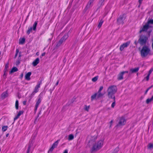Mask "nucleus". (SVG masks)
Returning a JSON list of instances; mask_svg holds the SVG:
<instances>
[{"label": "nucleus", "instance_id": "obj_1", "mask_svg": "<svg viewBox=\"0 0 153 153\" xmlns=\"http://www.w3.org/2000/svg\"><path fill=\"white\" fill-rule=\"evenodd\" d=\"M117 88L116 86L112 85L109 86L107 89V92L109 98L114 99V94L116 92Z\"/></svg>", "mask_w": 153, "mask_h": 153}, {"label": "nucleus", "instance_id": "obj_2", "mask_svg": "<svg viewBox=\"0 0 153 153\" xmlns=\"http://www.w3.org/2000/svg\"><path fill=\"white\" fill-rule=\"evenodd\" d=\"M103 145V142L102 140H100L95 142L92 145L93 146L91 150V152H93L99 150L102 147Z\"/></svg>", "mask_w": 153, "mask_h": 153}, {"label": "nucleus", "instance_id": "obj_3", "mask_svg": "<svg viewBox=\"0 0 153 153\" xmlns=\"http://www.w3.org/2000/svg\"><path fill=\"white\" fill-rule=\"evenodd\" d=\"M150 50L149 47L144 46L142 48L140 51L141 56L142 57H145L150 54Z\"/></svg>", "mask_w": 153, "mask_h": 153}, {"label": "nucleus", "instance_id": "obj_4", "mask_svg": "<svg viewBox=\"0 0 153 153\" xmlns=\"http://www.w3.org/2000/svg\"><path fill=\"white\" fill-rule=\"evenodd\" d=\"M97 138V135L93 136L91 135L88 136L87 139V141L88 143V146H90L91 145L94 143Z\"/></svg>", "mask_w": 153, "mask_h": 153}, {"label": "nucleus", "instance_id": "obj_5", "mask_svg": "<svg viewBox=\"0 0 153 153\" xmlns=\"http://www.w3.org/2000/svg\"><path fill=\"white\" fill-rule=\"evenodd\" d=\"M148 40V38L146 36L141 35L140 36L138 41L141 45H143L146 44Z\"/></svg>", "mask_w": 153, "mask_h": 153}, {"label": "nucleus", "instance_id": "obj_6", "mask_svg": "<svg viewBox=\"0 0 153 153\" xmlns=\"http://www.w3.org/2000/svg\"><path fill=\"white\" fill-rule=\"evenodd\" d=\"M150 24H153V19L149 21L147 23L143 26V27L140 30V33L146 31L151 27Z\"/></svg>", "mask_w": 153, "mask_h": 153}, {"label": "nucleus", "instance_id": "obj_7", "mask_svg": "<svg viewBox=\"0 0 153 153\" xmlns=\"http://www.w3.org/2000/svg\"><path fill=\"white\" fill-rule=\"evenodd\" d=\"M94 0H89L88 2L86 7H85L84 12H85L86 11L89 9L91 8L93 5V3Z\"/></svg>", "mask_w": 153, "mask_h": 153}, {"label": "nucleus", "instance_id": "obj_8", "mask_svg": "<svg viewBox=\"0 0 153 153\" xmlns=\"http://www.w3.org/2000/svg\"><path fill=\"white\" fill-rule=\"evenodd\" d=\"M37 25V22L36 21L33 24V27H30L28 28V29L27 32V33L28 35L32 32V30H35L36 29V27Z\"/></svg>", "mask_w": 153, "mask_h": 153}, {"label": "nucleus", "instance_id": "obj_9", "mask_svg": "<svg viewBox=\"0 0 153 153\" xmlns=\"http://www.w3.org/2000/svg\"><path fill=\"white\" fill-rule=\"evenodd\" d=\"M126 122V120L125 118L123 117H122L119 118V122L117 125V126H123L125 124Z\"/></svg>", "mask_w": 153, "mask_h": 153}, {"label": "nucleus", "instance_id": "obj_10", "mask_svg": "<svg viewBox=\"0 0 153 153\" xmlns=\"http://www.w3.org/2000/svg\"><path fill=\"white\" fill-rule=\"evenodd\" d=\"M130 43V42L129 41L127 42L124 43L120 46V50L121 51H122L124 48H126L129 45Z\"/></svg>", "mask_w": 153, "mask_h": 153}, {"label": "nucleus", "instance_id": "obj_11", "mask_svg": "<svg viewBox=\"0 0 153 153\" xmlns=\"http://www.w3.org/2000/svg\"><path fill=\"white\" fill-rule=\"evenodd\" d=\"M40 84H39L37 85L35 87L34 90L33 91V92H32V93L31 94V96H33L34 94L37 93L38 91V89L40 87Z\"/></svg>", "mask_w": 153, "mask_h": 153}, {"label": "nucleus", "instance_id": "obj_12", "mask_svg": "<svg viewBox=\"0 0 153 153\" xmlns=\"http://www.w3.org/2000/svg\"><path fill=\"white\" fill-rule=\"evenodd\" d=\"M68 35L67 34H65L61 39L59 41L62 43V42H64L68 38Z\"/></svg>", "mask_w": 153, "mask_h": 153}, {"label": "nucleus", "instance_id": "obj_13", "mask_svg": "<svg viewBox=\"0 0 153 153\" xmlns=\"http://www.w3.org/2000/svg\"><path fill=\"white\" fill-rule=\"evenodd\" d=\"M41 101V98L39 97L38 100L37 101L35 106V109L36 110L39 106V105Z\"/></svg>", "mask_w": 153, "mask_h": 153}, {"label": "nucleus", "instance_id": "obj_14", "mask_svg": "<svg viewBox=\"0 0 153 153\" xmlns=\"http://www.w3.org/2000/svg\"><path fill=\"white\" fill-rule=\"evenodd\" d=\"M139 69L138 67L136 68H131L130 69V74L134 73L137 72Z\"/></svg>", "mask_w": 153, "mask_h": 153}, {"label": "nucleus", "instance_id": "obj_15", "mask_svg": "<svg viewBox=\"0 0 153 153\" xmlns=\"http://www.w3.org/2000/svg\"><path fill=\"white\" fill-rule=\"evenodd\" d=\"M31 74V72H29L27 73L25 76V79L27 80H29L30 79V76Z\"/></svg>", "mask_w": 153, "mask_h": 153}, {"label": "nucleus", "instance_id": "obj_16", "mask_svg": "<svg viewBox=\"0 0 153 153\" xmlns=\"http://www.w3.org/2000/svg\"><path fill=\"white\" fill-rule=\"evenodd\" d=\"M97 95V99L102 97L104 94L101 93V92L98 91L97 93H96Z\"/></svg>", "mask_w": 153, "mask_h": 153}, {"label": "nucleus", "instance_id": "obj_17", "mask_svg": "<svg viewBox=\"0 0 153 153\" xmlns=\"http://www.w3.org/2000/svg\"><path fill=\"white\" fill-rule=\"evenodd\" d=\"M39 62V58H36L33 62V65L35 66L37 65L38 64Z\"/></svg>", "mask_w": 153, "mask_h": 153}, {"label": "nucleus", "instance_id": "obj_18", "mask_svg": "<svg viewBox=\"0 0 153 153\" xmlns=\"http://www.w3.org/2000/svg\"><path fill=\"white\" fill-rule=\"evenodd\" d=\"M123 16H120L118 19L117 20V22L119 24H120L123 23Z\"/></svg>", "mask_w": 153, "mask_h": 153}, {"label": "nucleus", "instance_id": "obj_19", "mask_svg": "<svg viewBox=\"0 0 153 153\" xmlns=\"http://www.w3.org/2000/svg\"><path fill=\"white\" fill-rule=\"evenodd\" d=\"M23 111H19L17 115L14 118V120H15L17 119L21 114H23Z\"/></svg>", "mask_w": 153, "mask_h": 153}, {"label": "nucleus", "instance_id": "obj_20", "mask_svg": "<svg viewBox=\"0 0 153 153\" xmlns=\"http://www.w3.org/2000/svg\"><path fill=\"white\" fill-rule=\"evenodd\" d=\"M123 74L122 72L120 73L118 76L117 79L118 80H120L122 79L123 78Z\"/></svg>", "mask_w": 153, "mask_h": 153}, {"label": "nucleus", "instance_id": "obj_21", "mask_svg": "<svg viewBox=\"0 0 153 153\" xmlns=\"http://www.w3.org/2000/svg\"><path fill=\"white\" fill-rule=\"evenodd\" d=\"M8 94L6 92L3 93L1 94V97L2 98H4L8 96Z\"/></svg>", "mask_w": 153, "mask_h": 153}, {"label": "nucleus", "instance_id": "obj_22", "mask_svg": "<svg viewBox=\"0 0 153 153\" xmlns=\"http://www.w3.org/2000/svg\"><path fill=\"white\" fill-rule=\"evenodd\" d=\"M18 71V69L16 67H14L11 69V71H10V74H11V73L14 72H16V71Z\"/></svg>", "mask_w": 153, "mask_h": 153}, {"label": "nucleus", "instance_id": "obj_23", "mask_svg": "<svg viewBox=\"0 0 153 153\" xmlns=\"http://www.w3.org/2000/svg\"><path fill=\"white\" fill-rule=\"evenodd\" d=\"M97 98V95L96 93L92 95L91 97V101L94 100H96Z\"/></svg>", "mask_w": 153, "mask_h": 153}, {"label": "nucleus", "instance_id": "obj_24", "mask_svg": "<svg viewBox=\"0 0 153 153\" xmlns=\"http://www.w3.org/2000/svg\"><path fill=\"white\" fill-rule=\"evenodd\" d=\"M148 148L149 149H153V143H149L148 144Z\"/></svg>", "mask_w": 153, "mask_h": 153}, {"label": "nucleus", "instance_id": "obj_25", "mask_svg": "<svg viewBox=\"0 0 153 153\" xmlns=\"http://www.w3.org/2000/svg\"><path fill=\"white\" fill-rule=\"evenodd\" d=\"M74 138V136L72 134H70L68 136V139L69 140H73Z\"/></svg>", "mask_w": 153, "mask_h": 153}, {"label": "nucleus", "instance_id": "obj_26", "mask_svg": "<svg viewBox=\"0 0 153 153\" xmlns=\"http://www.w3.org/2000/svg\"><path fill=\"white\" fill-rule=\"evenodd\" d=\"M153 100V97H152L151 98H148L147 99L146 102L147 104H148L151 101Z\"/></svg>", "mask_w": 153, "mask_h": 153}, {"label": "nucleus", "instance_id": "obj_27", "mask_svg": "<svg viewBox=\"0 0 153 153\" xmlns=\"http://www.w3.org/2000/svg\"><path fill=\"white\" fill-rule=\"evenodd\" d=\"M58 143V140L55 142L52 145V147H53L54 148H56Z\"/></svg>", "mask_w": 153, "mask_h": 153}, {"label": "nucleus", "instance_id": "obj_28", "mask_svg": "<svg viewBox=\"0 0 153 153\" xmlns=\"http://www.w3.org/2000/svg\"><path fill=\"white\" fill-rule=\"evenodd\" d=\"M58 143V140L55 142L52 145V147H53L54 148H56Z\"/></svg>", "mask_w": 153, "mask_h": 153}, {"label": "nucleus", "instance_id": "obj_29", "mask_svg": "<svg viewBox=\"0 0 153 153\" xmlns=\"http://www.w3.org/2000/svg\"><path fill=\"white\" fill-rule=\"evenodd\" d=\"M8 127L7 126H2V131L4 132L7 129Z\"/></svg>", "mask_w": 153, "mask_h": 153}, {"label": "nucleus", "instance_id": "obj_30", "mask_svg": "<svg viewBox=\"0 0 153 153\" xmlns=\"http://www.w3.org/2000/svg\"><path fill=\"white\" fill-rule=\"evenodd\" d=\"M25 42V39L24 38H22L19 40V43L21 44H22L24 43Z\"/></svg>", "mask_w": 153, "mask_h": 153}, {"label": "nucleus", "instance_id": "obj_31", "mask_svg": "<svg viewBox=\"0 0 153 153\" xmlns=\"http://www.w3.org/2000/svg\"><path fill=\"white\" fill-rule=\"evenodd\" d=\"M103 22V21L101 19L100 20V21L99 24V25H98V27L99 28H100L101 27Z\"/></svg>", "mask_w": 153, "mask_h": 153}, {"label": "nucleus", "instance_id": "obj_32", "mask_svg": "<svg viewBox=\"0 0 153 153\" xmlns=\"http://www.w3.org/2000/svg\"><path fill=\"white\" fill-rule=\"evenodd\" d=\"M90 106H87L86 105H85L84 107V109L85 111H89V109Z\"/></svg>", "mask_w": 153, "mask_h": 153}, {"label": "nucleus", "instance_id": "obj_33", "mask_svg": "<svg viewBox=\"0 0 153 153\" xmlns=\"http://www.w3.org/2000/svg\"><path fill=\"white\" fill-rule=\"evenodd\" d=\"M8 67L9 66L8 64H6L5 66V68L4 70V72H7V71Z\"/></svg>", "mask_w": 153, "mask_h": 153}, {"label": "nucleus", "instance_id": "obj_34", "mask_svg": "<svg viewBox=\"0 0 153 153\" xmlns=\"http://www.w3.org/2000/svg\"><path fill=\"white\" fill-rule=\"evenodd\" d=\"M18 105H19V102L18 100H16V102L15 103V107L17 109H18Z\"/></svg>", "mask_w": 153, "mask_h": 153}, {"label": "nucleus", "instance_id": "obj_35", "mask_svg": "<svg viewBox=\"0 0 153 153\" xmlns=\"http://www.w3.org/2000/svg\"><path fill=\"white\" fill-rule=\"evenodd\" d=\"M98 77L97 76H95L92 79V80L94 82L96 81L98 79Z\"/></svg>", "mask_w": 153, "mask_h": 153}, {"label": "nucleus", "instance_id": "obj_36", "mask_svg": "<svg viewBox=\"0 0 153 153\" xmlns=\"http://www.w3.org/2000/svg\"><path fill=\"white\" fill-rule=\"evenodd\" d=\"M62 43L60 41H59L57 43L56 45V46L57 47H59V46H60V45H61V44Z\"/></svg>", "mask_w": 153, "mask_h": 153}, {"label": "nucleus", "instance_id": "obj_37", "mask_svg": "<svg viewBox=\"0 0 153 153\" xmlns=\"http://www.w3.org/2000/svg\"><path fill=\"white\" fill-rule=\"evenodd\" d=\"M153 71V68H152L151 69L149 72L148 74H149V75H150V74H151V73H152V72Z\"/></svg>", "mask_w": 153, "mask_h": 153}, {"label": "nucleus", "instance_id": "obj_38", "mask_svg": "<svg viewBox=\"0 0 153 153\" xmlns=\"http://www.w3.org/2000/svg\"><path fill=\"white\" fill-rule=\"evenodd\" d=\"M19 52V50L18 49H16V54L15 55V58H16L17 55V54Z\"/></svg>", "mask_w": 153, "mask_h": 153}, {"label": "nucleus", "instance_id": "obj_39", "mask_svg": "<svg viewBox=\"0 0 153 153\" xmlns=\"http://www.w3.org/2000/svg\"><path fill=\"white\" fill-rule=\"evenodd\" d=\"M20 60H18L16 61V65H18L20 64Z\"/></svg>", "mask_w": 153, "mask_h": 153}, {"label": "nucleus", "instance_id": "obj_40", "mask_svg": "<svg viewBox=\"0 0 153 153\" xmlns=\"http://www.w3.org/2000/svg\"><path fill=\"white\" fill-rule=\"evenodd\" d=\"M4 73L3 75V77L4 78H6V75H7V73L6 72H4Z\"/></svg>", "mask_w": 153, "mask_h": 153}, {"label": "nucleus", "instance_id": "obj_41", "mask_svg": "<svg viewBox=\"0 0 153 153\" xmlns=\"http://www.w3.org/2000/svg\"><path fill=\"white\" fill-rule=\"evenodd\" d=\"M103 88V87L102 86H101L100 87L99 89L98 90L99 92H101V91L102 90Z\"/></svg>", "mask_w": 153, "mask_h": 153}, {"label": "nucleus", "instance_id": "obj_42", "mask_svg": "<svg viewBox=\"0 0 153 153\" xmlns=\"http://www.w3.org/2000/svg\"><path fill=\"white\" fill-rule=\"evenodd\" d=\"M150 75L149 74H148L147 76L145 78L147 81H148L149 79V77Z\"/></svg>", "mask_w": 153, "mask_h": 153}, {"label": "nucleus", "instance_id": "obj_43", "mask_svg": "<svg viewBox=\"0 0 153 153\" xmlns=\"http://www.w3.org/2000/svg\"><path fill=\"white\" fill-rule=\"evenodd\" d=\"M54 149V148L52 146L51 148L50 149L48 152H52Z\"/></svg>", "mask_w": 153, "mask_h": 153}, {"label": "nucleus", "instance_id": "obj_44", "mask_svg": "<svg viewBox=\"0 0 153 153\" xmlns=\"http://www.w3.org/2000/svg\"><path fill=\"white\" fill-rule=\"evenodd\" d=\"M115 102L114 101L112 104V105H111V107H112L114 108V106H115Z\"/></svg>", "mask_w": 153, "mask_h": 153}, {"label": "nucleus", "instance_id": "obj_45", "mask_svg": "<svg viewBox=\"0 0 153 153\" xmlns=\"http://www.w3.org/2000/svg\"><path fill=\"white\" fill-rule=\"evenodd\" d=\"M45 52H44L40 56V58H42V56H44L45 55Z\"/></svg>", "mask_w": 153, "mask_h": 153}, {"label": "nucleus", "instance_id": "obj_46", "mask_svg": "<svg viewBox=\"0 0 153 153\" xmlns=\"http://www.w3.org/2000/svg\"><path fill=\"white\" fill-rule=\"evenodd\" d=\"M30 146H29L28 147V149H27V153H29V151H30Z\"/></svg>", "mask_w": 153, "mask_h": 153}, {"label": "nucleus", "instance_id": "obj_47", "mask_svg": "<svg viewBox=\"0 0 153 153\" xmlns=\"http://www.w3.org/2000/svg\"><path fill=\"white\" fill-rule=\"evenodd\" d=\"M112 123H113V121L111 120L109 123L110 124V127H111V125L112 124Z\"/></svg>", "mask_w": 153, "mask_h": 153}, {"label": "nucleus", "instance_id": "obj_48", "mask_svg": "<svg viewBox=\"0 0 153 153\" xmlns=\"http://www.w3.org/2000/svg\"><path fill=\"white\" fill-rule=\"evenodd\" d=\"M123 74H124L125 73H128V71H123V72H121Z\"/></svg>", "mask_w": 153, "mask_h": 153}, {"label": "nucleus", "instance_id": "obj_49", "mask_svg": "<svg viewBox=\"0 0 153 153\" xmlns=\"http://www.w3.org/2000/svg\"><path fill=\"white\" fill-rule=\"evenodd\" d=\"M26 102H27V101H24L23 102V104L24 105H26Z\"/></svg>", "mask_w": 153, "mask_h": 153}, {"label": "nucleus", "instance_id": "obj_50", "mask_svg": "<svg viewBox=\"0 0 153 153\" xmlns=\"http://www.w3.org/2000/svg\"><path fill=\"white\" fill-rule=\"evenodd\" d=\"M63 153H68V150L67 149L65 150Z\"/></svg>", "mask_w": 153, "mask_h": 153}, {"label": "nucleus", "instance_id": "obj_51", "mask_svg": "<svg viewBox=\"0 0 153 153\" xmlns=\"http://www.w3.org/2000/svg\"><path fill=\"white\" fill-rule=\"evenodd\" d=\"M143 0H139V3L140 4L141 3Z\"/></svg>", "mask_w": 153, "mask_h": 153}, {"label": "nucleus", "instance_id": "obj_52", "mask_svg": "<svg viewBox=\"0 0 153 153\" xmlns=\"http://www.w3.org/2000/svg\"><path fill=\"white\" fill-rule=\"evenodd\" d=\"M153 87V85H151L150 87H149V88H148L147 89H149V90L152 88Z\"/></svg>", "mask_w": 153, "mask_h": 153}, {"label": "nucleus", "instance_id": "obj_53", "mask_svg": "<svg viewBox=\"0 0 153 153\" xmlns=\"http://www.w3.org/2000/svg\"><path fill=\"white\" fill-rule=\"evenodd\" d=\"M148 91H149V89H147L146 91V92L145 93V94H146L147 93V92Z\"/></svg>", "mask_w": 153, "mask_h": 153}, {"label": "nucleus", "instance_id": "obj_54", "mask_svg": "<svg viewBox=\"0 0 153 153\" xmlns=\"http://www.w3.org/2000/svg\"><path fill=\"white\" fill-rule=\"evenodd\" d=\"M58 83H59V81H57V82H56V85H58Z\"/></svg>", "mask_w": 153, "mask_h": 153}, {"label": "nucleus", "instance_id": "obj_55", "mask_svg": "<svg viewBox=\"0 0 153 153\" xmlns=\"http://www.w3.org/2000/svg\"><path fill=\"white\" fill-rule=\"evenodd\" d=\"M105 0H101L100 1L102 2V3Z\"/></svg>", "mask_w": 153, "mask_h": 153}, {"label": "nucleus", "instance_id": "obj_56", "mask_svg": "<svg viewBox=\"0 0 153 153\" xmlns=\"http://www.w3.org/2000/svg\"><path fill=\"white\" fill-rule=\"evenodd\" d=\"M9 135V134H7L6 135V137H7Z\"/></svg>", "mask_w": 153, "mask_h": 153}, {"label": "nucleus", "instance_id": "obj_57", "mask_svg": "<svg viewBox=\"0 0 153 153\" xmlns=\"http://www.w3.org/2000/svg\"><path fill=\"white\" fill-rule=\"evenodd\" d=\"M36 55H39V52H37L36 53Z\"/></svg>", "mask_w": 153, "mask_h": 153}, {"label": "nucleus", "instance_id": "obj_58", "mask_svg": "<svg viewBox=\"0 0 153 153\" xmlns=\"http://www.w3.org/2000/svg\"><path fill=\"white\" fill-rule=\"evenodd\" d=\"M21 77H23V74H21Z\"/></svg>", "mask_w": 153, "mask_h": 153}, {"label": "nucleus", "instance_id": "obj_59", "mask_svg": "<svg viewBox=\"0 0 153 153\" xmlns=\"http://www.w3.org/2000/svg\"><path fill=\"white\" fill-rule=\"evenodd\" d=\"M21 56V55L20 54H19V57H20Z\"/></svg>", "mask_w": 153, "mask_h": 153}, {"label": "nucleus", "instance_id": "obj_60", "mask_svg": "<svg viewBox=\"0 0 153 153\" xmlns=\"http://www.w3.org/2000/svg\"><path fill=\"white\" fill-rule=\"evenodd\" d=\"M135 44H136V45H137V42H136H136H135Z\"/></svg>", "mask_w": 153, "mask_h": 153}, {"label": "nucleus", "instance_id": "obj_61", "mask_svg": "<svg viewBox=\"0 0 153 153\" xmlns=\"http://www.w3.org/2000/svg\"><path fill=\"white\" fill-rule=\"evenodd\" d=\"M117 151L118 150V149H117Z\"/></svg>", "mask_w": 153, "mask_h": 153}]
</instances>
